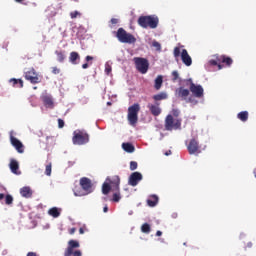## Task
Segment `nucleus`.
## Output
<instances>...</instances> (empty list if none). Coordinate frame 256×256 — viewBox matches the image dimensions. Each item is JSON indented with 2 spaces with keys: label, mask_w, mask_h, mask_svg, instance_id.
Masks as SVG:
<instances>
[{
  "label": "nucleus",
  "mask_w": 256,
  "mask_h": 256,
  "mask_svg": "<svg viewBox=\"0 0 256 256\" xmlns=\"http://www.w3.org/2000/svg\"><path fill=\"white\" fill-rule=\"evenodd\" d=\"M138 25L142 29H157L159 26V18L157 16H140L138 18Z\"/></svg>",
  "instance_id": "1"
},
{
  "label": "nucleus",
  "mask_w": 256,
  "mask_h": 256,
  "mask_svg": "<svg viewBox=\"0 0 256 256\" xmlns=\"http://www.w3.org/2000/svg\"><path fill=\"white\" fill-rule=\"evenodd\" d=\"M80 187L82 188V191L74 190L75 197H84V195H89L93 191V182L91 179L87 177H82L80 179Z\"/></svg>",
  "instance_id": "2"
},
{
  "label": "nucleus",
  "mask_w": 256,
  "mask_h": 256,
  "mask_svg": "<svg viewBox=\"0 0 256 256\" xmlns=\"http://www.w3.org/2000/svg\"><path fill=\"white\" fill-rule=\"evenodd\" d=\"M183 123L182 118H173V115L168 114L165 118V130L166 131H177L181 129V124Z\"/></svg>",
  "instance_id": "3"
},
{
  "label": "nucleus",
  "mask_w": 256,
  "mask_h": 256,
  "mask_svg": "<svg viewBox=\"0 0 256 256\" xmlns=\"http://www.w3.org/2000/svg\"><path fill=\"white\" fill-rule=\"evenodd\" d=\"M139 111H141V106L138 103H135L128 108L127 120L132 127H135L137 121H139Z\"/></svg>",
  "instance_id": "4"
},
{
  "label": "nucleus",
  "mask_w": 256,
  "mask_h": 256,
  "mask_svg": "<svg viewBox=\"0 0 256 256\" xmlns=\"http://www.w3.org/2000/svg\"><path fill=\"white\" fill-rule=\"evenodd\" d=\"M116 37L120 43H128V45H133L137 43V38L133 34L127 32L123 28H119L116 32Z\"/></svg>",
  "instance_id": "5"
},
{
  "label": "nucleus",
  "mask_w": 256,
  "mask_h": 256,
  "mask_svg": "<svg viewBox=\"0 0 256 256\" xmlns=\"http://www.w3.org/2000/svg\"><path fill=\"white\" fill-rule=\"evenodd\" d=\"M89 142V135L85 131L77 130L74 131L72 137V143L74 145H87Z\"/></svg>",
  "instance_id": "6"
},
{
  "label": "nucleus",
  "mask_w": 256,
  "mask_h": 256,
  "mask_svg": "<svg viewBox=\"0 0 256 256\" xmlns=\"http://www.w3.org/2000/svg\"><path fill=\"white\" fill-rule=\"evenodd\" d=\"M81 245L79 244V241L77 240H70L68 242V247L64 251V256H82L83 253H81V250H75L74 249H79Z\"/></svg>",
  "instance_id": "7"
},
{
  "label": "nucleus",
  "mask_w": 256,
  "mask_h": 256,
  "mask_svg": "<svg viewBox=\"0 0 256 256\" xmlns=\"http://www.w3.org/2000/svg\"><path fill=\"white\" fill-rule=\"evenodd\" d=\"M133 61L135 63V67L139 73H142V75H145L149 71V60L146 58L141 57H134Z\"/></svg>",
  "instance_id": "8"
},
{
  "label": "nucleus",
  "mask_w": 256,
  "mask_h": 256,
  "mask_svg": "<svg viewBox=\"0 0 256 256\" xmlns=\"http://www.w3.org/2000/svg\"><path fill=\"white\" fill-rule=\"evenodd\" d=\"M24 77L26 81H29L30 83H32V85H37V83H41V77L39 76L37 71H35V68H30L28 71H26L24 73Z\"/></svg>",
  "instance_id": "9"
},
{
  "label": "nucleus",
  "mask_w": 256,
  "mask_h": 256,
  "mask_svg": "<svg viewBox=\"0 0 256 256\" xmlns=\"http://www.w3.org/2000/svg\"><path fill=\"white\" fill-rule=\"evenodd\" d=\"M187 85H189V89L194 95V97H196L197 99H201V97H203L204 95L203 86L193 83V80L191 79L187 80Z\"/></svg>",
  "instance_id": "10"
},
{
  "label": "nucleus",
  "mask_w": 256,
  "mask_h": 256,
  "mask_svg": "<svg viewBox=\"0 0 256 256\" xmlns=\"http://www.w3.org/2000/svg\"><path fill=\"white\" fill-rule=\"evenodd\" d=\"M189 155H199L201 153V146H199V141L192 138L187 146Z\"/></svg>",
  "instance_id": "11"
},
{
  "label": "nucleus",
  "mask_w": 256,
  "mask_h": 256,
  "mask_svg": "<svg viewBox=\"0 0 256 256\" xmlns=\"http://www.w3.org/2000/svg\"><path fill=\"white\" fill-rule=\"evenodd\" d=\"M119 183H121L119 176H116L114 181H110V185H112L114 191H117L113 194L112 201L114 203H119V201H121V193H119Z\"/></svg>",
  "instance_id": "12"
},
{
  "label": "nucleus",
  "mask_w": 256,
  "mask_h": 256,
  "mask_svg": "<svg viewBox=\"0 0 256 256\" xmlns=\"http://www.w3.org/2000/svg\"><path fill=\"white\" fill-rule=\"evenodd\" d=\"M189 89H185L184 87H179L175 90V97L181 99L182 101H186V103H191V98L189 97Z\"/></svg>",
  "instance_id": "13"
},
{
  "label": "nucleus",
  "mask_w": 256,
  "mask_h": 256,
  "mask_svg": "<svg viewBox=\"0 0 256 256\" xmlns=\"http://www.w3.org/2000/svg\"><path fill=\"white\" fill-rule=\"evenodd\" d=\"M10 143L12 147L16 149L17 153H25V146L23 145V142L13 136V134H10Z\"/></svg>",
  "instance_id": "14"
},
{
  "label": "nucleus",
  "mask_w": 256,
  "mask_h": 256,
  "mask_svg": "<svg viewBox=\"0 0 256 256\" xmlns=\"http://www.w3.org/2000/svg\"><path fill=\"white\" fill-rule=\"evenodd\" d=\"M41 101L47 109H55V102L53 101V96L51 94H48L47 92L43 93Z\"/></svg>",
  "instance_id": "15"
},
{
  "label": "nucleus",
  "mask_w": 256,
  "mask_h": 256,
  "mask_svg": "<svg viewBox=\"0 0 256 256\" xmlns=\"http://www.w3.org/2000/svg\"><path fill=\"white\" fill-rule=\"evenodd\" d=\"M140 181H143V174L140 172H133L128 179V184L131 185V187H137Z\"/></svg>",
  "instance_id": "16"
},
{
  "label": "nucleus",
  "mask_w": 256,
  "mask_h": 256,
  "mask_svg": "<svg viewBox=\"0 0 256 256\" xmlns=\"http://www.w3.org/2000/svg\"><path fill=\"white\" fill-rule=\"evenodd\" d=\"M161 103L155 102V104H148L147 108L149 109L151 115L153 117H159V115L162 113L161 107H159Z\"/></svg>",
  "instance_id": "17"
},
{
  "label": "nucleus",
  "mask_w": 256,
  "mask_h": 256,
  "mask_svg": "<svg viewBox=\"0 0 256 256\" xmlns=\"http://www.w3.org/2000/svg\"><path fill=\"white\" fill-rule=\"evenodd\" d=\"M181 59L182 63H184L186 67H191V65H193V59H191V56L189 55V52H187V49L182 50Z\"/></svg>",
  "instance_id": "18"
},
{
  "label": "nucleus",
  "mask_w": 256,
  "mask_h": 256,
  "mask_svg": "<svg viewBox=\"0 0 256 256\" xmlns=\"http://www.w3.org/2000/svg\"><path fill=\"white\" fill-rule=\"evenodd\" d=\"M216 59L219 63H224L227 65V67H231V65H233V59L229 56L217 55Z\"/></svg>",
  "instance_id": "19"
},
{
  "label": "nucleus",
  "mask_w": 256,
  "mask_h": 256,
  "mask_svg": "<svg viewBox=\"0 0 256 256\" xmlns=\"http://www.w3.org/2000/svg\"><path fill=\"white\" fill-rule=\"evenodd\" d=\"M20 195L25 197V199H30V197H33V190H31V187L29 186H24L20 189Z\"/></svg>",
  "instance_id": "20"
},
{
  "label": "nucleus",
  "mask_w": 256,
  "mask_h": 256,
  "mask_svg": "<svg viewBox=\"0 0 256 256\" xmlns=\"http://www.w3.org/2000/svg\"><path fill=\"white\" fill-rule=\"evenodd\" d=\"M10 170L14 175H19V162L15 159L10 160L9 164Z\"/></svg>",
  "instance_id": "21"
},
{
  "label": "nucleus",
  "mask_w": 256,
  "mask_h": 256,
  "mask_svg": "<svg viewBox=\"0 0 256 256\" xmlns=\"http://www.w3.org/2000/svg\"><path fill=\"white\" fill-rule=\"evenodd\" d=\"M167 97V92H160L159 94H155L154 96H152V99L155 101V103H159V101H165Z\"/></svg>",
  "instance_id": "22"
},
{
  "label": "nucleus",
  "mask_w": 256,
  "mask_h": 256,
  "mask_svg": "<svg viewBox=\"0 0 256 256\" xmlns=\"http://www.w3.org/2000/svg\"><path fill=\"white\" fill-rule=\"evenodd\" d=\"M79 59H81V56L77 52H71L69 56V61L72 63V65H77L79 62Z\"/></svg>",
  "instance_id": "23"
},
{
  "label": "nucleus",
  "mask_w": 256,
  "mask_h": 256,
  "mask_svg": "<svg viewBox=\"0 0 256 256\" xmlns=\"http://www.w3.org/2000/svg\"><path fill=\"white\" fill-rule=\"evenodd\" d=\"M48 215H50L51 217H54V219H57V217H60L61 215V209L57 207L50 208L48 210Z\"/></svg>",
  "instance_id": "24"
},
{
  "label": "nucleus",
  "mask_w": 256,
  "mask_h": 256,
  "mask_svg": "<svg viewBox=\"0 0 256 256\" xmlns=\"http://www.w3.org/2000/svg\"><path fill=\"white\" fill-rule=\"evenodd\" d=\"M159 203V197L157 195H152L148 200H147V205L149 207H155Z\"/></svg>",
  "instance_id": "25"
},
{
  "label": "nucleus",
  "mask_w": 256,
  "mask_h": 256,
  "mask_svg": "<svg viewBox=\"0 0 256 256\" xmlns=\"http://www.w3.org/2000/svg\"><path fill=\"white\" fill-rule=\"evenodd\" d=\"M237 119L242 121L243 123L247 122L249 120V112L247 111H242L237 114Z\"/></svg>",
  "instance_id": "26"
},
{
  "label": "nucleus",
  "mask_w": 256,
  "mask_h": 256,
  "mask_svg": "<svg viewBox=\"0 0 256 256\" xmlns=\"http://www.w3.org/2000/svg\"><path fill=\"white\" fill-rule=\"evenodd\" d=\"M122 149L126 151V153H134L135 152V146L133 144L126 142L122 144Z\"/></svg>",
  "instance_id": "27"
},
{
  "label": "nucleus",
  "mask_w": 256,
  "mask_h": 256,
  "mask_svg": "<svg viewBox=\"0 0 256 256\" xmlns=\"http://www.w3.org/2000/svg\"><path fill=\"white\" fill-rule=\"evenodd\" d=\"M161 87H163V76L159 75L155 79L154 89H156V91H159Z\"/></svg>",
  "instance_id": "28"
},
{
  "label": "nucleus",
  "mask_w": 256,
  "mask_h": 256,
  "mask_svg": "<svg viewBox=\"0 0 256 256\" xmlns=\"http://www.w3.org/2000/svg\"><path fill=\"white\" fill-rule=\"evenodd\" d=\"M55 55L57 56V61L59 63H63L65 61V59H66L65 51L56 50L55 51Z\"/></svg>",
  "instance_id": "29"
},
{
  "label": "nucleus",
  "mask_w": 256,
  "mask_h": 256,
  "mask_svg": "<svg viewBox=\"0 0 256 256\" xmlns=\"http://www.w3.org/2000/svg\"><path fill=\"white\" fill-rule=\"evenodd\" d=\"M215 59L209 60V65H212L213 67L217 66L218 69H223V66L220 64L219 60H217V55L214 56Z\"/></svg>",
  "instance_id": "30"
},
{
  "label": "nucleus",
  "mask_w": 256,
  "mask_h": 256,
  "mask_svg": "<svg viewBox=\"0 0 256 256\" xmlns=\"http://www.w3.org/2000/svg\"><path fill=\"white\" fill-rule=\"evenodd\" d=\"M46 12L48 13L49 17H55V15H57V10L53 5L48 6Z\"/></svg>",
  "instance_id": "31"
},
{
  "label": "nucleus",
  "mask_w": 256,
  "mask_h": 256,
  "mask_svg": "<svg viewBox=\"0 0 256 256\" xmlns=\"http://www.w3.org/2000/svg\"><path fill=\"white\" fill-rule=\"evenodd\" d=\"M10 83H12L13 87H17V85L20 89L23 87V81L21 79L12 78L10 79Z\"/></svg>",
  "instance_id": "32"
},
{
  "label": "nucleus",
  "mask_w": 256,
  "mask_h": 256,
  "mask_svg": "<svg viewBox=\"0 0 256 256\" xmlns=\"http://www.w3.org/2000/svg\"><path fill=\"white\" fill-rule=\"evenodd\" d=\"M110 191H111V185H109V183H104L102 185V193H103V195H109Z\"/></svg>",
  "instance_id": "33"
},
{
  "label": "nucleus",
  "mask_w": 256,
  "mask_h": 256,
  "mask_svg": "<svg viewBox=\"0 0 256 256\" xmlns=\"http://www.w3.org/2000/svg\"><path fill=\"white\" fill-rule=\"evenodd\" d=\"M141 231H142V233H146V234L151 233V225H149L148 223H144L141 226Z\"/></svg>",
  "instance_id": "34"
},
{
  "label": "nucleus",
  "mask_w": 256,
  "mask_h": 256,
  "mask_svg": "<svg viewBox=\"0 0 256 256\" xmlns=\"http://www.w3.org/2000/svg\"><path fill=\"white\" fill-rule=\"evenodd\" d=\"M5 204L6 205H13V196H11L10 194H7L5 196Z\"/></svg>",
  "instance_id": "35"
},
{
  "label": "nucleus",
  "mask_w": 256,
  "mask_h": 256,
  "mask_svg": "<svg viewBox=\"0 0 256 256\" xmlns=\"http://www.w3.org/2000/svg\"><path fill=\"white\" fill-rule=\"evenodd\" d=\"M172 117L174 118L175 117V119H180L179 118V115H181V111H179V109H172Z\"/></svg>",
  "instance_id": "36"
},
{
  "label": "nucleus",
  "mask_w": 256,
  "mask_h": 256,
  "mask_svg": "<svg viewBox=\"0 0 256 256\" xmlns=\"http://www.w3.org/2000/svg\"><path fill=\"white\" fill-rule=\"evenodd\" d=\"M51 171H52V165H51V163H49V164L46 165L45 175H47L48 177H50Z\"/></svg>",
  "instance_id": "37"
},
{
  "label": "nucleus",
  "mask_w": 256,
  "mask_h": 256,
  "mask_svg": "<svg viewBox=\"0 0 256 256\" xmlns=\"http://www.w3.org/2000/svg\"><path fill=\"white\" fill-rule=\"evenodd\" d=\"M81 16V13L79 11H73L70 13L71 19H77V17Z\"/></svg>",
  "instance_id": "38"
},
{
  "label": "nucleus",
  "mask_w": 256,
  "mask_h": 256,
  "mask_svg": "<svg viewBox=\"0 0 256 256\" xmlns=\"http://www.w3.org/2000/svg\"><path fill=\"white\" fill-rule=\"evenodd\" d=\"M152 47H155L156 51H161V43H159L155 40L152 42Z\"/></svg>",
  "instance_id": "39"
},
{
  "label": "nucleus",
  "mask_w": 256,
  "mask_h": 256,
  "mask_svg": "<svg viewBox=\"0 0 256 256\" xmlns=\"http://www.w3.org/2000/svg\"><path fill=\"white\" fill-rule=\"evenodd\" d=\"M177 79H179V72H177V70H174L172 72V81H177Z\"/></svg>",
  "instance_id": "40"
},
{
  "label": "nucleus",
  "mask_w": 256,
  "mask_h": 256,
  "mask_svg": "<svg viewBox=\"0 0 256 256\" xmlns=\"http://www.w3.org/2000/svg\"><path fill=\"white\" fill-rule=\"evenodd\" d=\"M137 167H138L137 162H135V161L130 162V171H135V169H137Z\"/></svg>",
  "instance_id": "41"
},
{
  "label": "nucleus",
  "mask_w": 256,
  "mask_h": 256,
  "mask_svg": "<svg viewBox=\"0 0 256 256\" xmlns=\"http://www.w3.org/2000/svg\"><path fill=\"white\" fill-rule=\"evenodd\" d=\"M174 57H179L181 55V49L179 47L174 48Z\"/></svg>",
  "instance_id": "42"
},
{
  "label": "nucleus",
  "mask_w": 256,
  "mask_h": 256,
  "mask_svg": "<svg viewBox=\"0 0 256 256\" xmlns=\"http://www.w3.org/2000/svg\"><path fill=\"white\" fill-rule=\"evenodd\" d=\"M58 127L59 129H63L65 127V121L61 118L58 119Z\"/></svg>",
  "instance_id": "43"
},
{
  "label": "nucleus",
  "mask_w": 256,
  "mask_h": 256,
  "mask_svg": "<svg viewBox=\"0 0 256 256\" xmlns=\"http://www.w3.org/2000/svg\"><path fill=\"white\" fill-rule=\"evenodd\" d=\"M52 73L53 75H59L61 73V69L57 67H52Z\"/></svg>",
  "instance_id": "44"
},
{
  "label": "nucleus",
  "mask_w": 256,
  "mask_h": 256,
  "mask_svg": "<svg viewBox=\"0 0 256 256\" xmlns=\"http://www.w3.org/2000/svg\"><path fill=\"white\" fill-rule=\"evenodd\" d=\"M111 71H112L111 66L106 65V67H105V73H106V75H109V74L111 73Z\"/></svg>",
  "instance_id": "45"
},
{
  "label": "nucleus",
  "mask_w": 256,
  "mask_h": 256,
  "mask_svg": "<svg viewBox=\"0 0 256 256\" xmlns=\"http://www.w3.org/2000/svg\"><path fill=\"white\" fill-rule=\"evenodd\" d=\"M110 22L112 23V25H117V23H119V20L117 18H112Z\"/></svg>",
  "instance_id": "46"
},
{
  "label": "nucleus",
  "mask_w": 256,
  "mask_h": 256,
  "mask_svg": "<svg viewBox=\"0 0 256 256\" xmlns=\"http://www.w3.org/2000/svg\"><path fill=\"white\" fill-rule=\"evenodd\" d=\"M85 61H86L87 63H89V61H93V57H92V56H86V57H85Z\"/></svg>",
  "instance_id": "47"
},
{
  "label": "nucleus",
  "mask_w": 256,
  "mask_h": 256,
  "mask_svg": "<svg viewBox=\"0 0 256 256\" xmlns=\"http://www.w3.org/2000/svg\"><path fill=\"white\" fill-rule=\"evenodd\" d=\"M75 231H77L76 228H71V229L69 230V234H70V235H75Z\"/></svg>",
  "instance_id": "48"
},
{
  "label": "nucleus",
  "mask_w": 256,
  "mask_h": 256,
  "mask_svg": "<svg viewBox=\"0 0 256 256\" xmlns=\"http://www.w3.org/2000/svg\"><path fill=\"white\" fill-rule=\"evenodd\" d=\"M26 256H38L37 252H28Z\"/></svg>",
  "instance_id": "49"
},
{
  "label": "nucleus",
  "mask_w": 256,
  "mask_h": 256,
  "mask_svg": "<svg viewBox=\"0 0 256 256\" xmlns=\"http://www.w3.org/2000/svg\"><path fill=\"white\" fill-rule=\"evenodd\" d=\"M161 235H163V232H161V230H158L156 232V237H161Z\"/></svg>",
  "instance_id": "50"
},
{
  "label": "nucleus",
  "mask_w": 256,
  "mask_h": 256,
  "mask_svg": "<svg viewBox=\"0 0 256 256\" xmlns=\"http://www.w3.org/2000/svg\"><path fill=\"white\" fill-rule=\"evenodd\" d=\"M82 69H89V64L88 63L83 64Z\"/></svg>",
  "instance_id": "51"
},
{
  "label": "nucleus",
  "mask_w": 256,
  "mask_h": 256,
  "mask_svg": "<svg viewBox=\"0 0 256 256\" xmlns=\"http://www.w3.org/2000/svg\"><path fill=\"white\" fill-rule=\"evenodd\" d=\"M79 233H80V235H83L85 233V229L84 228H80L79 229Z\"/></svg>",
  "instance_id": "52"
},
{
  "label": "nucleus",
  "mask_w": 256,
  "mask_h": 256,
  "mask_svg": "<svg viewBox=\"0 0 256 256\" xmlns=\"http://www.w3.org/2000/svg\"><path fill=\"white\" fill-rule=\"evenodd\" d=\"M3 199H5V194L0 193V201H3Z\"/></svg>",
  "instance_id": "53"
},
{
  "label": "nucleus",
  "mask_w": 256,
  "mask_h": 256,
  "mask_svg": "<svg viewBox=\"0 0 256 256\" xmlns=\"http://www.w3.org/2000/svg\"><path fill=\"white\" fill-rule=\"evenodd\" d=\"M103 211H104V213H107V211H109V207L105 206V207L103 208Z\"/></svg>",
  "instance_id": "54"
},
{
  "label": "nucleus",
  "mask_w": 256,
  "mask_h": 256,
  "mask_svg": "<svg viewBox=\"0 0 256 256\" xmlns=\"http://www.w3.org/2000/svg\"><path fill=\"white\" fill-rule=\"evenodd\" d=\"M16 1V3H22V1H24V0H15Z\"/></svg>",
  "instance_id": "55"
},
{
  "label": "nucleus",
  "mask_w": 256,
  "mask_h": 256,
  "mask_svg": "<svg viewBox=\"0 0 256 256\" xmlns=\"http://www.w3.org/2000/svg\"><path fill=\"white\" fill-rule=\"evenodd\" d=\"M171 153V151H169V152H166V155H169Z\"/></svg>",
  "instance_id": "56"
}]
</instances>
